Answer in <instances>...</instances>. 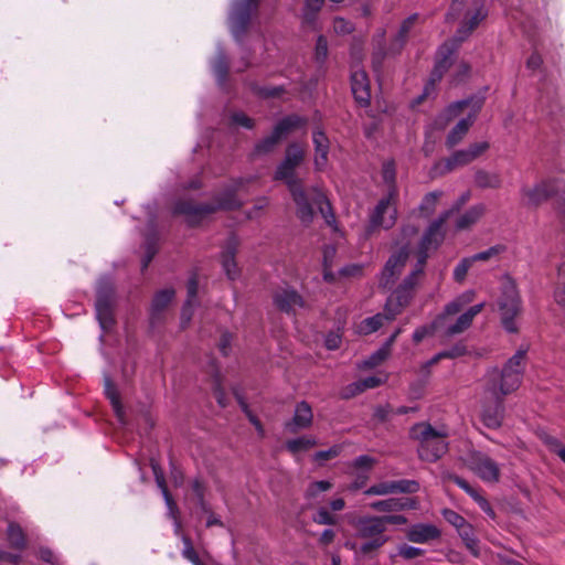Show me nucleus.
<instances>
[{"label": "nucleus", "mask_w": 565, "mask_h": 565, "mask_svg": "<svg viewBox=\"0 0 565 565\" xmlns=\"http://www.w3.org/2000/svg\"><path fill=\"white\" fill-rule=\"evenodd\" d=\"M525 350H518L501 371L493 369L487 374L480 418L486 427L499 429L504 419V397L515 392L524 371Z\"/></svg>", "instance_id": "nucleus-1"}, {"label": "nucleus", "mask_w": 565, "mask_h": 565, "mask_svg": "<svg viewBox=\"0 0 565 565\" xmlns=\"http://www.w3.org/2000/svg\"><path fill=\"white\" fill-rule=\"evenodd\" d=\"M244 182V179L233 181L224 193L216 198L215 203H194L190 200H181L175 203L173 212L184 215L188 223L193 226L217 210L237 209L241 206V202L236 199V192L242 189Z\"/></svg>", "instance_id": "nucleus-2"}, {"label": "nucleus", "mask_w": 565, "mask_h": 565, "mask_svg": "<svg viewBox=\"0 0 565 565\" xmlns=\"http://www.w3.org/2000/svg\"><path fill=\"white\" fill-rule=\"evenodd\" d=\"M409 437L418 443V457L427 462H436L448 451V433L436 429L429 423H417L412 426Z\"/></svg>", "instance_id": "nucleus-3"}, {"label": "nucleus", "mask_w": 565, "mask_h": 565, "mask_svg": "<svg viewBox=\"0 0 565 565\" xmlns=\"http://www.w3.org/2000/svg\"><path fill=\"white\" fill-rule=\"evenodd\" d=\"M356 539L363 540L358 546L356 554L373 558L379 551L390 541L385 534L386 526L380 515H366L359 518L354 524Z\"/></svg>", "instance_id": "nucleus-4"}, {"label": "nucleus", "mask_w": 565, "mask_h": 565, "mask_svg": "<svg viewBox=\"0 0 565 565\" xmlns=\"http://www.w3.org/2000/svg\"><path fill=\"white\" fill-rule=\"evenodd\" d=\"M382 177L385 183L388 184V194L381 199L375 206L370 217V227H383L388 230L394 226L396 222V209L392 206V202L397 195L395 179L396 170L394 161H386L382 167Z\"/></svg>", "instance_id": "nucleus-5"}, {"label": "nucleus", "mask_w": 565, "mask_h": 565, "mask_svg": "<svg viewBox=\"0 0 565 565\" xmlns=\"http://www.w3.org/2000/svg\"><path fill=\"white\" fill-rule=\"evenodd\" d=\"M275 180L284 181L291 193L292 200L297 206V216L303 224H310L313 220V211L309 203V194L303 189L301 180L296 177V169L285 161L277 167L274 175Z\"/></svg>", "instance_id": "nucleus-6"}, {"label": "nucleus", "mask_w": 565, "mask_h": 565, "mask_svg": "<svg viewBox=\"0 0 565 565\" xmlns=\"http://www.w3.org/2000/svg\"><path fill=\"white\" fill-rule=\"evenodd\" d=\"M499 310L503 328L510 333L516 332L515 317L521 312V300L516 285L510 277L502 280Z\"/></svg>", "instance_id": "nucleus-7"}, {"label": "nucleus", "mask_w": 565, "mask_h": 565, "mask_svg": "<svg viewBox=\"0 0 565 565\" xmlns=\"http://www.w3.org/2000/svg\"><path fill=\"white\" fill-rule=\"evenodd\" d=\"M425 265L426 263L423 262V259L420 260L417 258V263L413 270L404 278L402 284L390 296L388 299H394V305L396 307L392 316L399 315L402 310L409 305L414 297L416 287L419 285L422 278L424 277Z\"/></svg>", "instance_id": "nucleus-8"}, {"label": "nucleus", "mask_w": 565, "mask_h": 565, "mask_svg": "<svg viewBox=\"0 0 565 565\" xmlns=\"http://www.w3.org/2000/svg\"><path fill=\"white\" fill-rule=\"evenodd\" d=\"M458 46H459V43H457L456 41L452 40L450 42L444 43L438 49L437 57H436V64H435L434 70L431 72V74H430L429 82L425 86L424 93L419 97L418 102H422L425 97H428L433 93V90L435 88V85L438 82H440V79L443 78L444 74L448 71V68L452 64V58L451 57L455 54V52L458 49Z\"/></svg>", "instance_id": "nucleus-9"}, {"label": "nucleus", "mask_w": 565, "mask_h": 565, "mask_svg": "<svg viewBox=\"0 0 565 565\" xmlns=\"http://www.w3.org/2000/svg\"><path fill=\"white\" fill-rule=\"evenodd\" d=\"M450 217V212H443L438 218L433 221L424 233L418 250L417 258L427 262L428 253L437 249L445 239L444 224Z\"/></svg>", "instance_id": "nucleus-10"}, {"label": "nucleus", "mask_w": 565, "mask_h": 565, "mask_svg": "<svg viewBox=\"0 0 565 565\" xmlns=\"http://www.w3.org/2000/svg\"><path fill=\"white\" fill-rule=\"evenodd\" d=\"M467 466L484 482H498L500 480L499 465L483 452H471L468 457Z\"/></svg>", "instance_id": "nucleus-11"}, {"label": "nucleus", "mask_w": 565, "mask_h": 565, "mask_svg": "<svg viewBox=\"0 0 565 565\" xmlns=\"http://www.w3.org/2000/svg\"><path fill=\"white\" fill-rule=\"evenodd\" d=\"M259 0H241L235 3L231 14L232 33L239 39L247 30L250 17L258 9Z\"/></svg>", "instance_id": "nucleus-12"}, {"label": "nucleus", "mask_w": 565, "mask_h": 565, "mask_svg": "<svg viewBox=\"0 0 565 565\" xmlns=\"http://www.w3.org/2000/svg\"><path fill=\"white\" fill-rule=\"evenodd\" d=\"M557 191L558 184L555 180H543L532 188H522V202L526 206L537 207L543 202L555 195Z\"/></svg>", "instance_id": "nucleus-13"}, {"label": "nucleus", "mask_w": 565, "mask_h": 565, "mask_svg": "<svg viewBox=\"0 0 565 565\" xmlns=\"http://www.w3.org/2000/svg\"><path fill=\"white\" fill-rule=\"evenodd\" d=\"M419 483L415 480H392L375 483L364 491L365 495H387L394 493H415Z\"/></svg>", "instance_id": "nucleus-14"}, {"label": "nucleus", "mask_w": 565, "mask_h": 565, "mask_svg": "<svg viewBox=\"0 0 565 565\" xmlns=\"http://www.w3.org/2000/svg\"><path fill=\"white\" fill-rule=\"evenodd\" d=\"M408 247H402L398 252L394 253L386 262L381 277V285L385 288H391L395 279L403 271L408 259Z\"/></svg>", "instance_id": "nucleus-15"}, {"label": "nucleus", "mask_w": 565, "mask_h": 565, "mask_svg": "<svg viewBox=\"0 0 565 565\" xmlns=\"http://www.w3.org/2000/svg\"><path fill=\"white\" fill-rule=\"evenodd\" d=\"M394 309H396L394 305V299H387L384 312L383 313H376L373 317H369L363 319L356 327V331L360 334H371L375 331H377L381 327L384 326L385 322L393 321L398 315L392 316L394 312Z\"/></svg>", "instance_id": "nucleus-16"}, {"label": "nucleus", "mask_w": 565, "mask_h": 565, "mask_svg": "<svg viewBox=\"0 0 565 565\" xmlns=\"http://www.w3.org/2000/svg\"><path fill=\"white\" fill-rule=\"evenodd\" d=\"M483 104L482 99H477L473 105V111L466 118L460 119L457 125L450 130L446 138V146L451 149L458 145L473 125L477 113L481 109Z\"/></svg>", "instance_id": "nucleus-17"}, {"label": "nucleus", "mask_w": 565, "mask_h": 565, "mask_svg": "<svg viewBox=\"0 0 565 565\" xmlns=\"http://www.w3.org/2000/svg\"><path fill=\"white\" fill-rule=\"evenodd\" d=\"M274 305L282 312L290 313L303 307L302 297L291 288L277 289L273 295Z\"/></svg>", "instance_id": "nucleus-18"}, {"label": "nucleus", "mask_w": 565, "mask_h": 565, "mask_svg": "<svg viewBox=\"0 0 565 565\" xmlns=\"http://www.w3.org/2000/svg\"><path fill=\"white\" fill-rule=\"evenodd\" d=\"M351 89L355 100L361 106H367L371 100L370 81L364 70H355L351 74Z\"/></svg>", "instance_id": "nucleus-19"}, {"label": "nucleus", "mask_w": 565, "mask_h": 565, "mask_svg": "<svg viewBox=\"0 0 565 565\" xmlns=\"http://www.w3.org/2000/svg\"><path fill=\"white\" fill-rule=\"evenodd\" d=\"M313 414L311 406L302 401L296 405L294 417L287 422L285 428L292 434L311 426Z\"/></svg>", "instance_id": "nucleus-20"}, {"label": "nucleus", "mask_w": 565, "mask_h": 565, "mask_svg": "<svg viewBox=\"0 0 565 565\" xmlns=\"http://www.w3.org/2000/svg\"><path fill=\"white\" fill-rule=\"evenodd\" d=\"M440 535L441 532L437 526L425 523L412 525L406 533L407 540L417 544H425L438 540Z\"/></svg>", "instance_id": "nucleus-21"}, {"label": "nucleus", "mask_w": 565, "mask_h": 565, "mask_svg": "<svg viewBox=\"0 0 565 565\" xmlns=\"http://www.w3.org/2000/svg\"><path fill=\"white\" fill-rule=\"evenodd\" d=\"M484 308V302L470 307L466 312L460 315L457 320L449 324L445 330L446 337H454L466 331L472 323L475 317L479 315Z\"/></svg>", "instance_id": "nucleus-22"}, {"label": "nucleus", "mask_w": 565, "mask_h": 565, "mask_svg": "<svg viewBox=\"0 0 565 565\" xmlns=\"http://www.w3.org/2000/svg\"><path fill=\"white\" fill-rule=\"evenodd\" d=\"M307 193L309 194V203L311 204L312 211L315 212L313 206H317L326 223L332 226L335 223V216L324 193L317 188L307 190Z\"/></svg>", "instance_id": "nucleus-23"}, {"label": "nucleus", "mask_w": 565, "mask_h": 565, "mask_svg": "<svg viewBox=\"0 0 565 565\" xmlns=\"http://www.w3.org/2000/svg\"><path fill=\"white\" fill-rule=\"evenodd\" d=\"M484 18L486 13L483 12L482 4L477 6L472 12L469 11L461 26L458 29L454 41L460 44L471 34Z\"/></svg>", "instance_id": "nucleus-24"}, {"label": "nucleus", "mask_w": 565, "mask_h": 565, "mask_svg": "<svg viewBox=\"0 0 565 565\" xmlns=\"http://www.w3.org/2000/svg\"><path fill=\"white\" fill-rule=\"evenodd\" d=\"M370 508L379 512H399L403 510L415 509L416 503L408 498H390L370 503Z\"/></svg>", "instance_id": "nucleus-25"}, {"label": "nucleus", "mask_w": 565, "mask_h": 565, "mask_svg": "<svg viewBox=\"0 0 565 565\" xmlns=\"http://www.w3.org/2000/svg\"><path fill=\"white\" fill-rule=\"evenodd\" d=\"M238 247V239L232 235L228 237L226 247L222 254V265L230 279H235L238 276V268L235 263V255Z\"/></svg>", "instance_id": "nucleus-26"}, {"label": "nucleus", "mask_w": 565, "mask_h": 565, "mask_svg": "<svg viewBox=\"0 0 565 565\" xmlns=\"http://www.w3.org/2000/svg\"><path fill=\"white\" fill-rule=\"evenodd\" d=\"M307 124V119L298 115H289L280 119L274 127L271 134L280 141L295 129L301 128Z\"/></svg>", "instance_id": "nucleus-27"}, {"label": "nucleus", "mask_w": 565, "mask_h": 565, "mask_svg": "<svg viewBox=\"0 0 565 565\" xmlns=\"http://www.w3.org/2000/svg\"><path fill=\"white\" fill-rule=\"evenodd\" d=\"M373 53H372V68L375 73H381L383 63L388 55H395L392 53L391 46L388 50L385 49V32L381 31L373 40Z\"/></svg>", "instance_id": "nucleus-28"}, {"label": "nucleus", "mask_w": 565, "mask_h": 565, "mask_svg": "<svg viewBox=\"0 0 565 565\" xmlns=\"http://www.w3.org/2000/svg\"><path fill=\"white\" fill-rule=\"evenodd\" d=\"M313 145L316 150V169L322 170L328 162L329 153V139L322 130L317 129L313 131Z\"/></svg>", "instance_id": "nucleus-29"}, {"label": "nucleus", "mask_w": 565, "mask_h": 565, "mask_svg": "<svg viewBox=\"0 0 565 565\" xmlns=\"http://www.w3.org/2000/svg\"><path fill=\"white\" fill-rule=\"evenodd\" d=\"M487 207L483 203L475 204L468 209L456 221V230L465 231L477 224L486 214Z\"/></svg>", "instance_id": "nucleus-30"}, {"label": "nucleus", "mask_w": 565, "mask_h": 565, "mask_svg": "<svg viewBox=\"0 0 565 565\" xmlns=\"http://www.w3.org/2000/svg\"><path fill=\"white\" fill-rule=\"evenodd\" d=\"M175 295L174 289L167 288L158 291L151 303V322L154 323L159 319L161 312L169 306Z\"/></svg>", "instance_id": "nucleus-31"}, {"label": "nucleus", "mask_w": 565, "mask_h": 565, "mask_svg": "<svg viewBox=\"0 0 565 565\" xmlns=\"http://www.w3.org/2000/svg\"><path fill=\"white\" fill-rule=\"evenodd\" d=\"M416 20H417V14H413L403 21L397 35L394 38V40L391 43L392 53H401V51L403 50V47L407 41L408 32L413 28Z\"/></svg>", "instance_id": "nucleus-32"}, {"label": "nucleus", "mask_w": 565, "mask_h": 565, "mask_svg": "<svg viewBox=\"0 0 565 565\" xmlns=\"http://www.w3.org/2000/svg\"><path fill=\"white\" fill-rule=\"evenodd\" d=\"M114 301H96V316L104 330H109L114 323L113 313Z\"/></svg>", "instance_id": "nucleus-33"}, {"label": "nucleus", "mask_w": 565, "mask_h": 565, "mask_svg": "<svg viewBox=\"0 0 565 565\" xmlns=\"http://www.w3.org/2000/svg\"><path fill=\"white\" fill-rule=\"evenodd\" d=\"M105 394H106L107 398L110 401V404L113 406V409H114L117 418L120 422H124V417H125L124 406L120 402V396H119V393H118L115 384L109 379L105 380Z\"/></svg>", "instance_id": "nucleus-34"}, {"label": "nucleus", "mask_w": 565, "mask_h": 565, "mask_svg": "<svg viewBox=\"0 0 565 565\" xmlns=\"http://www.w3.org/2000/svg\"><path fill=\"white\" fill-rule=\"evenodd\" d=\"M459 536L465 543L466 548L475 556L479 557L481 554L480 551V541L476 536L475 529L471 524L463 527L458 532Z\"/></svg>", "instance_id": "nucleus-35"}, {"label": "nucleus", "mask_w": 565, "mask_h": 565, "mask_svg": "<svg viewBox=\"0 0 565 565\" xmlns=\"http://www.w3.org/2000/svg\"><path fill=\"white\" fill-rule=\"evenodd\" d=\"M10 546L17 550H23L26 546V539L22 527L17 523H10L7 530Z\"/></svg>", "instance_id": "nucleus-36"}, {"label": "nucleus", "mask_w": 565, "mask_h": 565, "mask_svg": "<svg viewBox=\"0 0 565 565\" xmlns=\"http://www.w3.org/2000/svg\"><path fill=\"white\" fill-rule=\"evenodd\" d=\"M324 0H306L303 10H302V21L303 23L315 26L317 21V15L321 10Z\"/></svg>", "instance_id": "nucleus-37"}, {"label": "nucleus", "mask_w": 565, "mask_h": 565, "mask_svg": "<svg viewBox=\"0 0 565 565\" xmlns=\"http://www.w3.org/2000/svg\"><path fill=\"white\" fill-rule=\"evenodd\" d=\"M317 439L315 437L302 436L299 438L290 439L286 443V448L292 455L299 454L301 451H306L317 445Z\"/></svg>", "instance_id": "nucleus-38"}, {"label": "nucleus", "mask_w": 565, "mask_h": 565, "mask_svg": "<svg viewBox=\"0 0 565 565\" xmlns=\"http://www.w3.org/2000/svg\"><path fill=\"white\" fill-rule=\"evenodd\" d=\"M475 182L482 189H498L501 185V179L498 174L489 173L484 170H478L476 172Z\"/></svg>", "instance_id": "nucleus-39"}, {"label": "nucleus", "mask_w": 565, "mask_h": 565, "mask_svg": "<svg viewBox=\"0 0 565 565\" xmlns=\"http://www.w3.org/2000/svg\"><path fill=\"white\" fill-rule=\"evenodd\" d=\"M441 196V191H433L427 193L419 204L420 214L425 217L430 216L435 212L437 203Z\"/></svg>", "instance_id": "nucleus-40"}, {"label": "nucleus", "mask_w": 565, "mask_h": 565, "mask_svg": "<svg viewBox=\"0 0 565 565\" xmlns=\"http://www.w3.org/2000/svg\"><path fill=\"white\" fill-rule=\"evenodd\" d=\"M305 160V150L298 143H290L282 161L297 169Z\"/></svg>", "instance_id": "nucleus-41"}, {"label": "nucleus", "mask_w": 565, "mask_h": 565, "mask_svg": "<svg viewBox=\"0 0 565 565\" xmlns=\"http://www.w3.org/2000/svg\"><path fill=\"white\" fill-rule=\"evenodd\" d=\"M473 160L467 149L455 151L447 160L446 167L451 171L458 167H463L471 163Z\"/></svg>", "instance_id": "nucleus-42"}, {"label": "nucleus", "mask_w": 565, "mask_h": 565, "mask_svg": "<svg viewBox=\"0 0 565 565\" xmlns=\"http://www.w3.org/2000/svg\"><path fill=\"white\" fill-rule=\"evenodd\" d=\"M115 290L109 278H102L97 284L96 301H114Z\"/></svg>", "instance_id": "nucleus-43"}, {"label": "nucleus", "mask_w": 565, "mask_h": 565, "mask_svg": "<svg viewBox=\"0 0 565 565\" xmlns=\"http://www.w3.org/2000/svg\"><path fill=\"white\" fill-rule=\"evenodd\" d=\"M182 543H183V548H182V553H181L182 556L185 559H188L189 562H191L193 565H204L202 563V561L200 559L199 554L193 546L192 540L188 535L182 536Z\"/></svg>", "instance_id": "nucleus-44"}, {"label": "nucleus", "mask_w": 565, "mask_h": 565, "mask_svg": "<svg viewBox=\"0 0 565 565\" xmlns=\"http://www.w3.org/2000/svg\"><path fill=\"white\" fill-rule=\"evenodd\" d=\"M213 72L217 79L223 83L228 73V61L224 53L220 52L213 63Z\"/></svg>", "instance_id": "nucleus-45"}, {"label": "nucleus", "mask_w": 565, "mask_h": 565, "mask_svg": "<svg viewBox=\"0 0 565 565\" xmlns=\"http://www.w3.org/2000/svg\"><path fill=\"white\" fill-rule=\"evenodd\" d=\"M443 516L449 524L455 526L458 532L470 524L463 516L450 509H445L443 511Z\"/></svg>", "instance_id": "nucleus-46"}, {"label": "nucleus", "mask_w": 565, "mask_h": 565, "mask_svg": "<svg viewBox=\"0 0 565 565\" xmlns=\"http://www.w3.org/2000/svg\"><path fill=\"white\" fill-rule=\"evenodd\" d=\"M331 488L332 483L327 480L311 482L306 490V498L309 500L315 499L319 493L329 491Z\"/></svg>", "instance_id": "nucleus-47"}, {"label": "nucleus", "mask_w": 565, "mask_h": 565, "mask_svg": "<svg viewBox=\"0 0 565 565\" xmlns=\"http://www.w3.org/2000/svg\"><path fill=\"white\" fill-rule=\"evenodd\" d=\"M331 488L332 483L327 480L311 482L306 490V498L309 500L315 499L319 493L329 491Z\"/></svg>", "instance_id": "nucleus-48"}, {"label": "nucleus", "mask_w": 565, "mask_h": 565, "mask_svg": "<svg viewBox=\"0 0 565 565\" xmlns=\"http://www.w3.org/2000/svg\"><path fill=\"white\" fill-rule=\"evenodd\" d=\"M505 249H507V247L504 245L498 244V245L491 246L487 250L477 253V254H475V255H472L470 257H471V259H473V263L475 262H487L490 258L504 253Z\"/></svg>", "instance_id": "nucleus-49"}, {"label": "nucleus", "mask_w": 565, "mask_h": 565, "mask_svg": "<svg viewBox=\"0 0 565 565\" xmlns=\"http://www.w3.org/2000/svg\"><path fill=\"white\" fill-rule=\"evenodd\" d=\"M278 142L279 140L273 134H270L255 145V152L257 154L269 153L275 149Z\"/></svg>", "instance_id": "nucleus-50"}, {"label": "nucleus", "mask_w": 565, "mask_h": 565, "mask_svg": "<svg viewBox=\"0 0 565 565\" xmlns=\"http://www.w3.org/2000/svg\"><path fill=\"white\" fill-rule=\"evenodd\" d=\"M472 264L473 259H471V257L462 258L454 269V279L457 282H462L466 279L467 273Z\"/></svg>", "instance_id": "nucleus-51"}, {"label": "nucleus", "mask_w": 565, "mask_h": 565, "mask_svg": "<svg viewBox=\"0 0 565 565\" xmlns=\"http://www.w3.org/2000/svg\"><path fill=\"white\" fill-rule=\"evenodd\" d=\"M328 57V41L326 36L319 35L315 49L316 62L322 65Z\"/></svg>", "instance_id": "nucleus-52"}, {"label": "nucleus", "mask_w": 565, "mask_h": 565, "mask_svg": "<svg viewBox=\"0 0 565 565\" xmlns=\"http://www.w3.org/2000/svg\"><path fill=\"white\" fill-rule=\"evenodd\" d=\"M231 124L239 127H244L247 129H253L255 126L254 119L248 117L243 111H235L231 115Z\"/></svg>", "instance_id": "nucleus-53"}, {"label": "nucleus", "mask_w": 565, "mask_h": 565, "mask_svg": "<svg viewBox=\"0 0 565 565\" xmlns=\"http://www.w3.org/2000/svg\"><path fill=\"white\" fill-rule=\"evenodd\" d=\"M333 30L338 35H347L354 31V24L344 18H335L333 20Z\"/></svg>", "instance_id": "nucleus-54"}, {"label": "nucleus", "mask_w": 565, "mask_h": 565, "mask_svg": "<svg viewBox=\"0 0 565 565\" xmlns=\"http://www.w3.org/2000/svg\"><path fill=\"white\" fill-rule=\"evenodd\" d=\"M313 522L321 525H334L337 518L331 514L326 508H320L312 518Z\"/></svg>", "instance_id": "nucleus-55"}, {"label": "nucleus", "mask_w": 565, "mask_h": 565, "mask_svg": "<svg viewBox=\"0 0 565 565\" xmlns=\"http://www.w3.org/2000/svg\"><path fill=\"white\" fill-rule=\"evenodd\" d=\"M398 555L405 559H413L424 555V550L407 544L398 546Z\"/></svg>", "instance_id": "nucleus-56"}, {"label": "nucleus", "mask_w": 565, "mask_h": 565, "mask_svg": "<svg viewBox=\"0 0 565 565\" xmlns=\"http://www.w3.org/2000/svg\"><path fill=\"white\" fill-rule=\"evenodd\" d=\"M341 451H342V446L334 445L328 450H321V451L316 452L315 460L327 461V460L338 457L341 454Z\"/></svg>", "instance_id": "nucleus-57"}, {"label": "nucleus", "mask_w": 565, "mask_h": 565, "mask_svg": "<svg viewBox=\"0 0 565 565\" xmlns=\"http://www.w3.org/2000/svg\"><path fill=\"white\" fill-rule=\"evenodd\" d=\"M490 145L487 141L481 142H475L471 143L467 150L469 151L472 160L475 161L477 158H479L482 153H484L489 149Z\"/></svg>", "instance_id": "nucleus-58"}, {"label": "nucleus", "mask_w": 565, "mask_h": 565, "mask_svg": "<svg viewBox=\"0 0 565 565\" xmlns=\"http://www.w3.org/2000/svg\"><path fill=\"white\" fill-rule=\"evenodd\" d=\"M361 393H363V390L360 386V381H358L345 386L340 394L343 399H349Z\"/></svg>", "instance_id": "nucleus-59"}, {"label": "nucleus", "mask_w": 565, "mask_h": 565, "mask_svg": "<svg viewBox=\"0 0 565 565\" xmlns=\"http://www.w3.org/2000/svg\"><path fill=\"white\" fill-rule=\"evenodd\" d=\"M374 463H375L374 458L366 456V455H362V456L356 457L353 460L352 467H354L356 469L370 470L374 466Z\"/></svg>", "instance_id": "nucleus-60"}, {"label": "nucleus", "mask_w": 565, "mask_h": 565, "mask_svg": "<svg viewBox=\"0 0 565 565\" xmlns=\"http://www.w3.org/2000/svg\"><path fill=\"white\" fill-rule=\"evenodd\" d=\"M466 352H467V349H466L465 344L457 343L454 347H451L450 349L441 351V355H444L446 359H456V358L465 355Z\"/></svg>", "instance_id": "nucleus-61"}, {"label": "nucleus", "mask_w": 565, "mask_h": 565, "mask_svg": "<svg viewBox=\"0 0 565 565\" xmlns=\"http://www.w3.org/2000/svg\"><path fill=\"white\" fill-rule=\"evenodd\" d=\"M444 478L456 483L459 488H461L468 494L470 492H472V490H473V487H471L465 479H462L461 477H459L457 475L447 472L444 475Z\"/></svg>", "instance_id": "nucleus-62"}, {"label": "nucleus", "mask_w": 565, "mask_h": 565, "mask_svg": "<svg viewBox=\"0 0 565 565\" xmlns=\"http://www.w3.org/2000/svg\"><path fill=\"white\" fill-rule=\"evenodd\" d=\"M444 478L456 483L459 488H461L468 494L470 492H472V490H473V487H471L465 479H462L461 477H459L457 475L447 472L444 475Z\"/></svg>", "instance_id": "nucleus-63"}, {"label": "nucleus", "mask_w": 565, "mask_h": 565, "mask_svg": "<svg viewBox=\"0 0 565 565\" xmlns=\"http://www.w3.org/2000/svg\"><path fill=\"white\" fill-rule=\"evenodd\" d=\"M434 327L423 326L417 328L413 333V341L415 344L422 342L426 337L431 335L434 333Z\"/></svg>", "instance_id": "nucleus-64"}]
</instances>
